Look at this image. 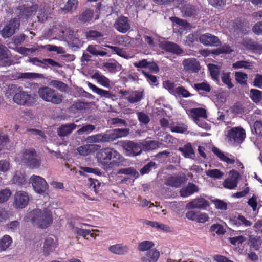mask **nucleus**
I'll return each mask as SVG.
<instances>
[{
	"mask_svg": "<svg viewBox=\"0 0 262 262\" xmlns=\"http://www.w3.org/2000/svg\"><path fill=\"white\" fill-rule=\"evenodd\" d=\"M144 97V92L139 90L133 91L127 97L129 103L134 104L140 102Z\"/></svg>",
	"mask_w": 262,
	"mask_h": 262,
	"instance_id": "32",
	"label": "nucleus"
},
{
	"mask_svg": "<svg viewBox=\"0 0 262 262\" xmlns=\"http://www.w3.org/2000/svg\"><path fill=\"white\" fill-rule=\"evenodd\" d=\"M245 239V237L242 235L230 237L229 238L231 244L234 246H239L240 244H242Z\"/></svg>",
	"mask_w": 262,
	"mask_h": 262,
	"instance_id": "59",
	"label": "nucleus"
},
{
	"mask_svg": "<svg viewBox=\"0 0 262 262\" xmlns=\"http://www.w3.org/2000/svg\"><path fill=\"white\" fill-rule=\"evenodd\" d=\"M12 193L10 189L6 188L0 190V204L7 202Z\"/></svg>",
	"mask_w": 262,
	"mask_h": 262,
	"instance_id": "49",
	"label": "nucleus"
},
{
	"mask_svg": "<svg viewBox=\"0 0 262 262\" xmlns=\"http://www.w3.org/2000/svg\"><path fill=\"white\" fill-rule=\"evenodd\" d=\"M245 46L253 51H260L262 50V45L252 40H249L245 42Z\"/></svg>",
	"mask_w": 262,
	"mask_h": 262,
	"instance_id": "43",
	"label": "nucleus"
},
{
	"mask_svg": "<svg viewBox=\"0 0 262 262\" xmlns=\"http://www.w3.org/2000/svg\"><path fill=\"white\" fill-rule=\"evenodd\" d=\"M193 88L202 96H205L206 93H210L211 91L210 85L206 81L194 83Z\"/></svg>",
	"mask_w": 262,
	"mask_h": 262,
	"instance_id": "24",
	"label": "nucleus"
},
{
	"mask_svg": "<svg viewBox=\"0 0 262 262\" xmlns=\"http://www.w3.org/2000/svg\"><path fill=\"white\" fill-rule=\"evenodd\" d=\"M208 69L212 78L215 80H218L219 78L220 68L217 65L209 64Z\"/></svg>",
	"mask_w": 262,
	"mask_h": 262,
	"instance_id": "41",
	"label": "nucleus"
},
{
	"mask_svg": "<svg viewBox=\"0 0 262 262\" xmlns=\"http://www.w3.org/2000/svg\"><path fill=\"white\" fill-rule=\"evenodd\" d=\"M30 181L34 189L38 193L42 194L48 189L47 183L43 178L39 176H32Z\"/></svg>",
	"mask_w": 262,
	"mask_h": 262,
	"instance_id": "9",
	"label": "nucleus"
},
{
	"mask_svg": "<svg viewBox=\"0 0 262 262\" xmlns=\"http://www.w3.org/2000/svg\"><path fill=\"white\" fill-rule=\"evenodd\" d=\"M161 47L163 50L174 54L181 55L183 53V50L180 46L172 42H163L161 43Z\"/></svg>",
	"mask_w": 262,
	"mask_h": 262,
	"instance_id": "19",
	"label": "nucleus"
},
{
	"mask_svg": "<svg viewBox=\"0 0 262 262\" xmlns=\"http://www.w3.org/2000/svg\"><path fill=\"white\" fill-rule=\"evenodd\" d=\"M250 98L256 103L259 102L262 99V92L257 89L250 90Z\"/></svg>",
	"mask_w": 262,
	"mask_h": 262,
	"instance_id": "42",
	"label": "nucleus"
},
{
	"mask_svg": "<svg viewBox=\"0 0 262 262\" xmlns=\"http://www.w3.org/2000/svg\"><path fill=\"white\" fill-rule=\"evenodd\" d=\"M13 181L14 183L19 186L26 185L27 184L26 175L19 171L15 172L13 178Z\"/></svg>",
	"mask_w": 262,
	"mask_h": 262,
	"instance_id": "38",
	"label": "nucleus"
},
{
	"mask_svg": "<svg viewBox=\"0 0 262 262\" xmlns=\"http://www.w3.org/2000/svg\"><path fill=\"white\" fill-rule=\"evenodd\" d=\"M238 184V182L234 180H232L229 178H228L223 182V186L225 188L233 189H234Z\"/></svg>",
	"mask_w": 262,
	"mask_h": 262,
	"instance_id": "54",
	"label": "nucleus"
},
{
	"mask_svg": "<svg viewBox=\"0 0 262 262\" xmlns=\"http://www.w3.org/2000/svg\"><path fill=\"white\" fill-rule=\"evenodd\" d=\"M94 11L88 8L81 12L78 16V20L82 24L90 22L94 16Z\"/></svg>",
	"mask_w": 262,
	"mask_h": 262,
	"instance_id": "30",
	"label": "nucleus"
},
{
	"mask_svg": "<svg viewBox=\"0 0 262 262\" xmlns=\"http://www.w3.org/2000/svg\"><path fill=\"white\" fill-rule=\"evenodd\" d=\"M57 245V242L52 236H48L45 240L43 246V252L45 256L53 252Z\"/></svg>",
	"mask_w": 262,
	"mask_h": 262,
	"instance_id": "18",
	"label": "nucleus"
},
{
	"mask_svg": "<svg viewBox=\"0 0 262 262\" xmlns=\"http://www.w3.org/2000/svg\"><path fill=\"white\" fill-rule=\"evenodd\" d=\"M235 78L236 81L241 85H245L247 84L248 75L242 72H236L235 73Z\"/></svg>",
	"mask_w": 262,
	"mask_h": 262,
	"instance_id": "45",
	"label": "nucleus"
},
{
	"mask_svg": "<svg viewBox=\"0 0 262 262\" xmlns=\"http://www.w3.org/2000/svg\"><path fill=\"white\" fill-rule=\"evenodd\" d=\"M38 9L37 5H32L29 6L28 4H25L19 6L18 10V16L21 18L27 19L30 16L34 14Z\"/></svg>",
	"mask_w": 262,
	"mask_h": 262,
	"instance_id": "13",
	"label": "nucleus"
},
{
	"mask_svg": "<svg viewBox=\"0 0 262 262\" xmlns=\"http://www.w3.org/2000/svg\"><path fill=\"white\" fill-rule=\"evenodd\" d=\"M29 200V196L27 193L19 191L15 194L13 205L16 208H24L27 205Z\"/></svg>",
	"mask_w": 262,
	"mask_h": 262,
	"instance_id": "15",
	"label": "nucleus"
},
{
	"mask_svg": "<svg viewBox=\"0 0 262 262\" xmlns=\"http://www.w3.org/2000/svg\"><path fill=\"white\" fill-rule=\"evenodd\" d=\"M221 80L222 82L226 85L229 89L234 87V84L231 82L230 73H223L221 77Z\"/></svg>",
	"mask_w": 262,
	"mask_h": 262,
	"instance_id": "47",
	"label": "nucleus"
},
{
	"mask_svg": "<svg viewBox=\"0 0 262 262\" xmlns=\"http://www.w3.org/2000/svg\"><path fill=\"white\" fill-rule=\"evenodd\" d=\"M250 67V63L247 61L241 60L237 61L232 64L234 69H237L241 68L248 69Z\"/></svg>",
	"mask_w": 262,
	"mask_h": 262,
	"instance_id": "58",
	"label": "nucleus"
},
{
	"mask_svg": "<svg viewBox=\"0 0 262 262\" xmlns=\"http://www.w3.org/2000/svg\"><path fill=\"white\" fill-rule=\"evenodd\" d=\"M209 206V202L205 199L201 198L193 200L187 204L186 207L188 209L198 208L204 209Z\"/></svg>",
	"mask_w": 262,
	"mask_h": 262,
	"instance_id": "20",
	"label": "nucleus"
},
{
	"mask_svg": "<svg viewBox=\"0 0 262 262\" xmlns=\"http://www.w3.org/2000/svg\"><path fill=\"white\" fill-rule=\"evenodd\" d=\"M170 19L173 23H174L179 26L186 27L188 25V23L186 20L182 19L176 16L170 17Z\"/></svg>",
	"mask_w": 262,
	"mask_h": 262,
	"instance_id": "62",
	"label": "nucleus"
},
{
	"mask_svg": "<svg viewBox=\"0 0 262 262\" xmlns=\"http://www.w3.org/2000/svg\"><path fill=\"white\" fill-rule=\"evenodd\" d=\"M199 191L198 187L192 183H189L188 185L180 191L181 196L187 197Z\"/></svg>",
	"mask_w": 262,
	"mask_h": 262,
	"instance_id": "31",
	"label": "nucleus"
},
{
	"mask_svg": "<svg viewBox=\"0 0 262 262\" xmlns=\"http://www.w3.org/2000/svg\"><path fill=\"white\" fill-rule=\"evenodd\" d=\"M156 164L155 162L151 161L145 165L141 169L140 173L143 175L145 174L148 173L151 170L152 168H156Z\"/></svg>",
	"mask_w": 262,
	"mask_h": 262,
	"instance_id": "55",
	"label": "nucleus"
},
{
	"mask_svg": "<svg viewBox=\"0 0 262 262\" xmlns=\"http://www.w3.org/2000/svg\"><path fill=\"white\" fill-rule=\"evenodd\" d=\"M144 149L146 150H154L158 147V142L154 140H148L143 144Z\"/></svg>",
	"mask_w": 262,
	"mask_h": 262,
	"instance_id": "52",
	"label": "nucleus"
},
{
	"mask_svg": "<svg viewBox=\"0 0 262 262\" xmlns=\"http://www.w3.org/2000/svg\"><path fill=\"white\" fill-rule=\"evenodd\" d=\"M13 63L9 50L5 46L0 45V66L9 67Z\"/></svg>",
	"mask_w": 262,
	"mask_h": 262,
	"instance_id": "16",
	"label": "nucleus"
},
{
	"mask_svg": "<svg viewBox=\"0 0 262 262\" xmlns=\"http://www.w3.org/2000/svg\"><path fill=\"white\" fill-rule=\"evenodd\" d=\"M99 164L105 170H111L119 166L124 161V157L115 148L106 147L99 149L96 155Z\"/></svg>",
	"mask_w": 262,
	"mask_h": 262,
	"instance_id": "1",
	"label": "nucleus"
},
{
	"mask_svg": "<svg viewBox=\"0 0 262 262\" xmlns=\"http://www.w3.org/2000/svg\"><path fill=\"white\" fill-rule=\"evenodd\" d=\"M142 73L146 77L147 81L149 83L155 84L156 82H157L158 80L157 77L156 76L153 75L152 74H150L144 70L142 71Z\"/></svg>",
	"mask_w": 262,
	"mask_h": 262,
	"instance_id": "63",
	"label": "nucleus"
},
{
	"mask_svg": "<svg viewBox=\"0 0 262 262\" xmlns=\"http://www.w3.org/2000/svg\"><path fill=\"white\" fill-rule=\"evenodd\" d=\"M88 87L94 93L99 95L101 97H104L106 98H112L114 96L112 92L109 91H106L101 88H99L95 85L92 84L89 81L86 82Z\"/></svg>",
	"mask_w": 262,
	"mask_h": 262,
	"instance_id": "22",
	"label": "nucleus"
},
{
	"mask_svg": "<svg viewBox=\"0 0 262 262\" xmlns=\"http://www.w3.org/2000/svg\"><path fill=\"white\" fill-rule=\"evenodd\" d=\"M12 238L8 235H5L0 238V252L7 250L12 245Z\"/></svg>",
	"mask_w": 262,
	"mask_h": 262,
	"instance_id": "33",
	"label": "nucleus"
},
{
	"mask_svg": "<svg viewBox=\"0 0 262 262\" xmlns=\"http://www.w3.org/2000/svg\"><path fill=\"white\" fill-rule=\"evenodd\" d=\"M175 94L178 96H181L184 98H187L192 95V94L187 91L184 87L181 86L175 89Z\"/></svg>",
	"mask_w": 262,
	"mask_h": 262,
	"instance_id": "51",
	"label": "nucleus"
},
{
	"mask_svg": "<svg viewBox=\"0 0 262 262\" xmlns=\"http://www.w3.org/2000/svg\"><path fill=\"white\" fill-rule=\"evenodd\" d=\"M78 5V0H68L63 8L61 9L65 13L72 12L76 9Z\"/></svg>",
	"mask_w": 262,
	"mask_h": 262,
	"instance_id": "37",
	"label": "nucleus"
},
{
	"mask_svg": "<svg viewBox=\"0 0 262 262\" xmlns=\"http://www.w3.org/2000/svg\"><path fill=\"white\" fill-rule=\"evenodd\" d=\"M76 127L77 125L73 123L62 125L57 129L58 135L60 137L67 136L70 135Z\"/></svg>",
	"mask_w": 262,
	"mask_h": 262,
	"instance_id": "25",
	"label": "nucleus"
},
{
	"mask_svg": "<svg viewBox=\"0 0 262 262\" xmlns=\"http://www.w3.org/2000/svg\"><path fill=\"white\" fill-rule=\"evenodd\" d=\"M19 159L21 164L30 169H38L42 163L41 157L33 148L23 149Z\"/></svg>",
	"mask_w": 262,
	"mask_h": 262,
	"instance_id": "2",
	"label": "nucleus"
},
{
	"mask_svg": "<svg viewBox=\"0 0 262 262\" xmlns=\"http://www.w3.org/2000/svg\"><path fill=\"white\" fill-rule=\"evenodd\" d=\"M210 230L211 232L215 233L217 235H223L226 232L224 227L219 224H213L211 226Z\"/></svg>",
	"mask_w": 262,
	"mask_h": 262,
	"instance_id": "53",
	"label": "nucleus"
},
{
	"mask_svg": "<svg viewBox=\"0 0 262 262\" xmlns=\"http://www.w3.org/2000/svg\"><path fill=\"white\" fill-rule=\"evenodd\" d=\"M100 146L96 144H88L79 147L77 150L80 155L86 156L97 150Z\"/></svg>",
	"mask_w": 262,
	"mask_h": 262,
	"instance_id": "26",
	"label": "nucleus"
},
{
	"mask_svg": "<svg viewBox=\"0 0 262 262\" xmlns=\"http://www.w3.org/2000/svg\"><path fill=\"white\" fill-rule=\"evenodd\" d=\"M160 257V252L156 249L147 251L145 256L141 257V262H157Z\"/></svg>",
	"mask_w": 262,
	"mask_h": 262,
	"instance_id": "23",
	"label": "nucleus"
},
{
	"mask_svg": "<svg viewBox=\"0 0 262 262\" xmlns=\"http://www.w3.org/2000/svg\"><path fill=\"white\" fill-rule=\"evenodd\" d=\"M153 242L149 241H144L138 244L137 249L139 251L144 252L148 251L154 246Z\"/></svg>",
	"mask_w": 262,
	"mask_h": 262,
	"instance_id": "40",
	"label": "nucleus"
},
{
	"mask_svg": "<svg viewBox=\"0 0 262 262\" xmlns=\"http://www.w3.org/2000/svg\"><path fill=\"white\" fill-rule=\"evenodd\" d=\"M179 150L186 158L193 159L195 157V152L190 143H187L182 147H180Z\"/></svg>",
	"mask_w": 262,
	"mask_h": 262,
	"instance_id": "28",
	"label": "nucleus"
},
{
	"mask_svg": "<svg viewBox=\"0 0 262 262\" xmlns=\"http://www.w3.org/2000/svg\"><path fill=\"white\" fill-rule=\"evenodd\" d=\"M120 143L126 156L134 157L140 155L142 152L141 147L138 143L129 140L122 141Z\"/></svg>",
	"mask_w": 262,
	"mask_h": 262,
	"instance_id": "7",
	"label": "nucleus"
},
{
	"mask_svg": "<svg viewBox=\"0 0 262 262\" xmlns=\"http://www.w3.org/2000/svg\"><path fill=\"white\" fill-rule=\"evenodd\" d=\"M14 102L19 105H28L32 102L33 97L31 94L28 92L23 91V89H20V92H18L16 94L13 98Z\"/></svg>",
	"mask_w": 262,
	"mask_h": 262,
	"instance_id": "11",
	"label": "nucleus"
},
{
	"mask_svg": "<svg viewBox=\"0 0 262 262\" xmlns=\"http://www.w3.org/2000/svg\"><path fill=\"white\" fill-rule=\"evenodd\" d=\"M183 181L180 177L171 176L168 177L165 181L167 186L178 188L180 186Z\"/></svg>",
	"mask_w": 262,
	"mask_h": 262,
	"instance_id": "35",
	"label": "nucleus"
},
{
	"mask_svg": "<svg viewBox=\"0 0 262 262\" xmlns=\"http://www.w3.org/2000/svg\"><path fill=\"white\" fill-rule=\"evenodd\" d=\"M174 122H172L169 126L171 132L183 134L187 130L188 126L185 123H177L176 125H174Z\"/></svg>",
	"mask_w": 262,
	"mask_h": 262,
	"instance_id": "34",
	"label": "nucleus"
},
{
	"mask_svg": "<svg viewBox=\"0 0 262 262\" xmlns=\"http://www.w3.org/2000/svg\"><path fill=\"white\" fill-rule=\"evenodd\" d=\"M50 85L52 86L61 91H65L67 88V84L62 81L52 80L49 82Z\"/></svg>",
	"mask_w": 262,
	"mask_h": 262,
	"instance_id": "48",
	"label": "nucleus"
},
{
	"mask_svg": "<svg viewBox=\"0 0 262 262\" xmlns=\"http://www.w3.org/2000/svg\"><path fill=\"white\" fill-rule=\"evenodd\" d=\"M80 170L79 173L80 176H84V172L89 173H95L98 176L101 175V172L98 168H92L88 167H80Z\"/></svg>",
	"mask_w": 262,
	"mask_h": 262,
	"instance_id": "46",
	"label": "nucleus"
},
{
	"mask_svg": "<svg viewBox=\"0 0 262 262\" xmlns=\"http://www.w3.org/2000/svg\"><path fill=\"white\" fill-rule=\"evenodd\" d=\"M21 88V87L18 86L16 84H10L8 87V93H9L10 96H14L16 94H17L18 92H20Z\"/></svg>",
	"mask_w": 262,
	"mask_h": 262,
	"instance_id": "60",
	"label": "nucleus"
},
{
	"mask_svg": "<svg viewBox=\"0 0 262 262\" xmlns=\"http://www.w3.org/2000/svg\"><path fill=\"white\" fill-rule=\"evenodd\" d=\"M163 87L166 89L170 94H175V84L170 80H166L163 82Z\"/></svg>",
	"mask_w": 262,
	"mask_h": 262,
	"instance_id": "56",
	"label": "nucleus"
},
{
	"mask_svg": "<svg viewBox=\"0 0 262 262\" xmlns=\"http://www.w3.org/2000/svg\"><path fill=\"white\" fill-rule=\"evenodd\" d=\"M20 22L18 19H11L1 31V35L4 38H9L15 33V30L19 27Z\"/></svg>",
	"mask_w": 262,
	"mask_h": 262,
	"instance_id": "8",
	"label": "nucleus"
},
{
	"mask_svg": "<svg viewBox=\"0 0 262 262\" xmlns=\"http://www.w3.org/2000/svg\"><path fill=\"white\" fill-rule=\"evenodd\" d=\"M85 36L88 39L98 40L102 38L103 34L98 31L90 30L86 32Z\"/></svg>",
	"mask_w": 262,
	"mask_h": 262,
	"instance_id": "39",
	"label": "nucleus"
},
{
	"mask_svg": "<svg viewBox=\"0 0 262 262\" xmlns=\"http://www.w3.org/2000/svg\"><path fill=\"white\" fill-rule=\"evenodd\" d=\"M119 174H124L130 175L135 178H137L139 177V173L133 167H128L127 168H121L118 170Z\"/></svg>",
	"mask_w": 262,
	"mask_h": 262,
	"instance_id": "44",
	"label": "nucleus"
},
{
	"mask_svg": "<svg viewBox=\"0 0 262 262\" xmlns=\"http://www.w3.org/2000/svg\"><path fill=\"white\" fill-rule=\"evenodd\" d=\"M61 32L70 40L73 47H79L81 45V41L79 38L77 29L68 27L65 28L64 30L62 29Z\"/></svg>",
	"mask_w": 262,
	"mask_h": 262,
	"instance_id": "10",
	"label": "nucleus"
},
{
	"mask_svg": "<svg viewBox=\"0 0 262 262\" xmlns=\"http://www.w3.org/2000/svg\"><path fill=\"white\" fill-rule=\"evenodd\" d=\"M215 207L216 209H220L221 210H226L227 209V204L226 202L223 201V200L219 199H215L212 200Z\"/></svg>",
	"mask_w": 262,
	"mask_h": 262,
	"instance_id": "57",
	"label": "nucleus"
},
{
	"mask_svg": "<svg viewBox=\"0 0 262 262\" xmlns=\"http://www.w3.org/2000/svg\"><path fill=\"white\" fill-rule=\"evenodd\" d=\"M114 27L120 33L127 32L130 28L128 18L124 16L118 17L114 23Z\"/></svg>",
	"mask_w": 262,
	"mask_h": 262,
	"instance_id": "14",
	"label": "nucleus"
},
{
	"mask_svg": "<svg viewBox=\"0 0 262 262\" xmlns=\"http://www.w3.org/2000/svg\"><path fill=\"white\" fill-rule=\"evenodd\" d=\"M212 151L217 157L220 161L230 164H233L235 163L234 157L232 158H229L218 148L216 147H213Z\"/></svg>",
	"mask_w": 262,
	"mask_h": 262,
	"instance_id": "29",
	"label": "nucleus"
},
{
	"mask_svg": "<svg viewBox=\"0 0 262 262\" xmlns=\"http://www.w3.org/2000/svg\"><path fill=\"white\" fill-rule=\"evenodd\" d=\"M38 94L40 98L44 101L54 104H59L63 100L62 94L48 86L39 88L38 90Z\"/></svg>",
	"mask_w": 262,
	"mask_h": 262,
	"instance_id": "5",
	"label": "nucleus"
},
{
	"mask_svg": "<svg viewBox=\"0 0 262 262\" xmlns=\"http://www.w3.org/2000/svg\"><path fill=\"white\" fill-rule=\"evenodd\" d=\"M189 112L191 114L194 121L197 124H199V121H200V117H202L203 118H206L207 117L206 111L205 109L203 108H191L189 110Z\"/></svg>",
	"mask_w": 262,
	"mask_h": 262,
	"instance_id": "27",
	"label": "nucleus"
},
{
	"mask_svg": "<svg viewBox=\"0 0 262 262\" xmlns=\"http://www.w3.org/2000/svg\"><path fill=\"white\" fill-rule=\"evenodd\" d=\"M108 249L112 253L120 255H125L129 251V247L123 244L111 245L109 247Z\"/></svg>",
	"mask_w": 262,
	"mask_h": 262,
	"instance_id": "21",
	"label": "nucleus"
},
{
	"mask_svg": "<svg viewBox=\"0 0 262 262\" xmlns=\"http://www.w3.org/2000/svg\"><path fill=\"white\" fill-rule=\"evenodd\" d=\"M129 134L128 128H117L101 133L92 136L95 143H109L118 138L127 136Z\"/></svg>",
	"mask_w": 262,
	"mask_h": 262,
	"instance_id": "3",
	"label": "nucleus"
},
{
	"mask_svg": "<svg viewBox=\"0 0 262 262\" xmlns=\"http://www.w3.org/2000/svg\"><path fill=\"white\" fill-rule=\"evenodd\" d=\"M226 136L229 142L241 144L246 138V132L241 126L233 127L227 131Z\"/></svg>",
	"mask_w": 262,
	"mask_h": 262,
	"instance_id": "6",
	"label": "nucleus"
},
{
	"mask_svg": "<svg viewBox=\"0 0 262 262\" xmlns=\"http://www.w3.org/2000/svg\"><path fill=\"white\" fill-rule=\"evenodd\" d=\"M31 221L38 228H47L53 222L52 212L47 209H45L43 211L33 210L31 212Z\"/></svg>",
	"mask_w": 262,
	"mask_h": 262,
	"instance_id": "4",
	"label": "nucleus"
},
{
	"mask_svg": "<svg viewBox=\"0 0 262 262\" xmlns=\"http://www.w3.org/2000/svg\"><path fill=\"white\" fill-rule=\"evenodd\" d=\"M254 127L256 134L262 137V121H255L254 124Z\"/></svg>",
	"mask_w": 262,
	"mask_h": 262,
	"instance_id": "64",
	"label": "nucleus"
},
{
	"mask_svg": "<svg viewBox=\"0 0 262 262\" xmlns=\"http://www.w3.org/2000/svg\"><path fill=\"white\" fill-rule=\"evenodd\" d=\"M43 77V75L42 74L34 73H21L20 76V78L25 79H33L37 77L42 78Z\"/></svg>",
	"mask_w": 262,
	"mask_h": 262,
	"instance_id": "61",
	"label": "nucleus"
},
{
	"mask_svg": "<svg viewBox=\"0 0 262 262\" xmlns=\"http://www.w3.org/2000/svg\"><path fill=\"white\" fill-rule=\"evenodd\" d=\"M93 78L96 79L101 85L106 88L110 86V79L106 76L101 75L99 72H95L93 76Z\"/></svg>",
	"mask_w": 262,
	"mask_h": 262,
	"instance_id": "36",
	"label": "nucleus"
},
{
	"mask_svg": "<svg viewBox=\"0 0 262 262\" xmlns=\"http://www.w3.org/2000/svg\"><path fill=\"white\" fill-rule=\"evenodd\" d=\"M200 41L205 46L217 47L221 44L219 38L210 33H206L199 37Z\"/></svg>",
	"mask_w": 262,
	"mask_h": 262,
	"instance_id": "17",
	"label": "nucleus"
},
{
	"mask_svg": "<svg viewBox=\"0 0 262 262\" xmlns=\"http://www.w3.org/2000/svg\"><path fill=\"white\" fill-rule=\"evenodd\" d=\"M206 175L210 178L221 179L224 175L223 172L217 169H209L206 171Z\"/></svg>",
	"mask_w": 262,
	"mask_h": 262,
	"instance_id": "50",
	"label": "nucleus"
},
{
	"mask_svg": "<svg viewBox=\"0 0 262 262\" xmlns=\"http://www.w3.org/2000/svg\"><path fill=\"white\" fill-rule=\"evenodd\" d=\"M184 69L189 73H198L201 66L199 61L195 58H189L183 60Z\"/></svg>",
	"mask_w": 262,
	"mask_h": 262,
	"instance_id": "12",
	"label": "nucleus"
}]
</instances>
